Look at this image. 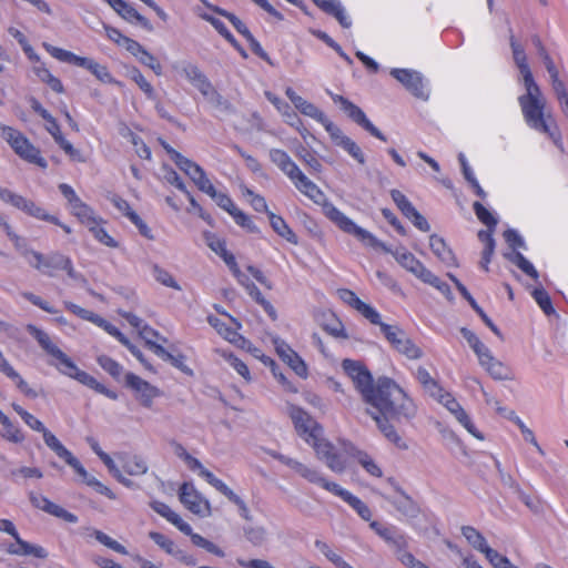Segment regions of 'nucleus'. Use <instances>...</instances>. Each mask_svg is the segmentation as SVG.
I'll use <instances>...</instances> for the list:
<instances>
[{
	"mask_svg": "<svg viewBox=\"0 0 568 568\" xmlns=\"http://www.w3.org/2000/svg\"><path fill=\"white\" fill-rule=\"evenodd\" d=\"M73 64L87 69L101 82H113V78L109 72L108 68L105 65L98 63L93 59L78 55Z\"/></svg>",
	"mask_w": 568,
	"mask_h": 568,
	"instance_id": "dca6fc26",
	"label": "nucleus"
},
{
	"mask_svg": "<svg viewBox=\"0 0 568 568\" xmlns=\"http://www.w3.org/2000/svg\"><path fill=\"white\" fill-rule=\"evenodd\" d=\"M0 136L6 140L18 154L30 142L20 131L0 123Z\"/></svg>",
	"mask_w": 568,
	"mask_h": 568,
	"instance_id": "aec40b11",
	"label": "nucleus"
},
{
	"mask_svg": "<svg viewBox=\"0 0 568 568\" xmlns=\"http://www.w3.org/2000/svg\"><path fill=\"white\" fill-rule=\"evenodd\" d=\"M209 324L214 327L220 335H222L225 339L233 344H245L247 341L240 335L235 328L226 326L224 322H222L220 318L210 315L207 317Z\"/></svg>",
	"mask_w": 568,
	"mask_h": 568,
	"instance_id": "412c9836",
	"label": "nucleus"
},
{
	"mask_svg": "<svg viewBox=\"0 0 568 568\" xmlns=\"http://www.w3.org/2000/svg\"><path fill=\"white\" fill-rule=\"evenodd\" d=\"M18 155L24 161L36 164L42 169L48 166L47 161L40 155V150L36 148L31 142L28 143V146H23Z\"/></svg>",
	"mask_w": 568,
	"mask_h": 568,
	"instance_id": "58836bf2",
	"label": "nucleus"
},
{
	"mask_svg": "<svg viewBox=\"0 0 568 568\" xmlns=\"http://www.w3.org/2000/svg\"><path fill=\"white\" fill-rule=\"evenodd\" d=\"M18 548L14 545H11L8 548V552L12 555H32L37 558H47L48 552L41 546L29 544L28 541L21 539L20 537L16 540Z\"/></svg>",
	"mask_w": 568,
	"mask_h": 568,
	"instance_id": "a878e982",
	"label": "nucleus"
},
{
	"mask_svg": "<svg viewBox=\"0 0 568 568\" xmlns=\"http://www.w3.org/2000/svg\"><path fill=\"white\" fill-rule=\"evenodd\" d=\"M507 257L514 264H516L524 273H526L527 275L531 276L535 280L538 278V272L532 266V264L525 258V256L521 253L515 252L513 254L507 255Z\"/></svg>",
	"mask_w": 568,
	"mask_h": 568,
	"instance_id": "a18cd8bd",
	"label": "nucleus"
},
{
	"mask_svg": "<svg viewBox=\"0 0 568 568\" xmlns=\"http://www.w3.org/2000/svg\"><path fill=\"white\" fill-rule=\"evenodd\" d=\"M26 328L38 341L40 346L51 356L54 357L57 352L60 351V348L51 342L49 335L45 332L41 331L32 324H28Z\"/></svg>",
	"mask_w": 568,
	"mask_h": 568,
	"instance_id": "72a5a7b5",
	"label": "nucleus"
},
{
	"mask_svg": "<svg viewBox=\"0 0 568 568\" xmlns=\"http://www.w3.org/2000/svg\"><path fill=\"white\" fill-rule=\"evenodd\" d=\"M100 220H98L93 225L89 227V231L93 234V236L104 245L109 247H116L118 243L106 233V231L99 225Z\"/></svg>",
	"mask_w": 568,
	"mask_h": 568,
	"instance_id": "69168bd1",
	"label": "nucleus"
},
{
	"mask_svg": "<svg viewBox=\"0 0 568 568\" xmlns=\"http://www.w3.org/2000/svg\"><path fill=\"white\" fill-rule=\"evenodd\" d=\"M321 327L336 338H347L342 322L333 313H324L321 320Z\"/></svg>",
	"mask_w": 568,
	"mask_h": 568,
	"instance_id": "bb28decb",
	"label": "nucleus"
},
{
	"mask_svg": "<svg viewBox=\"0 0 568 568\" xmlns=\"http://www.w3.org/2000/svg\"><path fill=\"white\" fill-rule=\"evenodd\" d=\"M396 261L408 272L414 274L417 278H419L422 282L434 286L437 288L440 293L446 295L447 297H450L452 291L448 284L440 281L439 277H437L432 271H429L419 260H417L412 253L409 252H395L393 253Z\"/></svg>",
	"mask_w": 568,
	"mask_h": 568,
	"instance_id": "20e7f679",
	"label": "nucleus"
},
{
	"mask_svg": "<svg viewBox=\"0 0 568 568\" xmlns=\"http://www.w3.org/2000/svg\"><path fill=\"white\" fill-rule=\"evenodd\" d=\"M180 71L193 85L197 83L205 74L194 64L183 62L174 67Z\"/></svg>",
	"mask_w": 568,
	"mask_h": 568,
	"instance_id": "de8ad7c7",
	"label": "nucleus"
},
{
	"mask_svg": "<svg viewBox=\"0 0 568 568\" xmlns=\"http://www.w3.org/2000/svg\"><path fill=\"white\" fill-rule=\"evenodd\" d=\"M243 532L245 539L255 547L264 545L267 540L266 529L262 526H246Z\"/></svg>",
	"mask_w": 568,
	"mask_h": 568,
	"instance_id": "4c0bfd02",
	"label": "nucleus"
},
{
	"mask_svg": "<svg viewBox=\"0 0 568 568\" xmlns=\"http://www.w3.org/2000/svg\"><path fill=\"white\" fill-rule=\"evenodd\" d=\"M276 353L281 359L286 363L300 377L307 376V366L298 354L293 351L290 345L278 337L274 338Z\"/></svg>",
	"mask_w": 568,
	"mask_h": 568,
	"instance_id": "f8f14e48",
	"label": "nucleus"
},
{
	"mask_svg": "<svg viewBox=\"0 0 568 568\" xmlns=\"http://www.w3.org/2000/svg\"><path fill=\"white\" fill-rule=\"evenodd\" d=\"M30 253L33 258L36 260V263L32 264L34 268L42 271L43 268L48 270H62L68 265V256L59 253L53 252L49 255H43L36 251H26L23 254Z\"/></svg>",
	"mask_w": 568,
	"mask_h": 568,
	"instance_id": "2eb2a0df",
	"label": "nucleus"
},
{
	"mask_svg": "<svg viewBox=\"0 0 568 568\" xmlns=\"http://www.w3.org/2000/svg\"><path fill=\"white\" fill-rule=\"evenodd\" d=\"M0 423L4 428L2 433V437L4 439L12 443H22L24 440V436L21 430L16 427L2 412H0Z\"/></svg>",
	"mask_w": 568,
	"mask_h": 568,
	"instance_id": "e433bc0d",
	"label": "nucleus"
},
{
	"mask_svg": "<svg viewBox=\"0 0 568 568\" xmlns=\"http://www.w3.org/2000/svg\"><path fill=\"white\" fill-rule=\"evenodd\" d=\"M390 196H392V200L397 205V207L400 210V212L406 217H409L416 211V209L413 206V204L407 200V197L400 191L392 190Z\"/></svg>",
	"mask_w": 568,
	"mask_h": 568,
	"instance_id": "3c124183",
	"label": "nucleus"
},
{
	"mask_svg": "<svg viewBox=\"0 0 568 568\" xmlns=\"http://www.w3.org/2000/svg\"><path fill=\"white\" fill-rule=\"evenodd\" d=\"M397 491L402 495V498L392 501L394 507L404 516L416 518L420 513V508L417 503L413 500V498L408 496L402 488H397Z\"/></svg>",
	"mask_w": 568,
	"mask_h": 568,
	"instance_id": "4be33fe9",
	"label": "nucleus"
},
{
	"mask_svg": "<svg viewBox=\"0 0 568 568\" xmlns=\"http://www.w3.org/2000/svg\"><path fill=\"white\" fill-rule=\"evenodd\" d=\"M294 183L295 187L304 195L310 197L315 203L320 204L325 201V195L322 190L313 183L301 170H296L288 176Z\"/></svg>",
	"mask_w": 568,
	"mask_h": 568,
	"instance_id": "ddd939ff",
	"label": "nucleus"
},
{
	"mask_svg": "<svg viewBox=\"0 0 568 568\" xmlns=\"http://www.w3.org/2000/svg\"><path fill=\"white\" fill-rule=\"evenodd\" d=\"M366 413L376 422L378 429L397 448L407 450L408 445L390 422H409L416 415V406L407 394L390 378H378L374 395L366 403Z\"/></svg>",
	"mask_w": 568,
	"mask_h": 568,
	"instance_id": "f257e3e1",
	"label": "nucleus"
},
{
	"mask_svg": "<svg viewBox=\"0 0 568 568\" xmlns=\"http://www.w3.org/2000/svg\"><path fill=\"white\" fill-rule=\"evenodd\" d=\"M205 193L210 195L221 209L225 210L230 214L231 211L235 210L236 206L234 205L232 199L225 193L217 192L214 186L213 191H206Z\"/></svg>",
	"mask_w": 568,
	"mask_h": 568,
	"instance_id": "e2e57ef3",
	"label": "nucleus"
},
{
	"mask_svg": "<svg viewBox=\"0 0 568 568\" xmlns=\"http://www.w3.org/2000/svg\"><path fill=\"white\" fill-rule=\"evenodd\" d=\"M93 536L95 537V539L99 542H101L105 547H108V548H110V549H112V550H114V551H116L119 554H122V555H126L128 554V550H126V548L124 546H122L116 540H113L112 538H110L103 531L94 529L93 530Z\"/></svg>",
	"mask_w": 568,
	"mask_h": 568,
	"instance_id": "13d9d810",
	"label": "nucleus"
},
{
	"mask_svg": "<svg viewBox=\"0 0 568 568\" xmlns=\"http://www.w3.org/2000/svg\"><path fill=\"white\" fill-rule=\"evenodd\" d=\"M153 274L155 280L164 286L171 287L176 291H181L182 287L178 284L174 277L164 268L158 264L153 265Z\"/></svg>",
	"mask_w": 568,
	"mask_h": 568,
	"instance_id": "8fccbe9b",
	"label": "nucleus"
},
{
	"mask_svg": "<svg viewBox=\"0 0 568 568\" xmlns=\"http://www.w3.org/2000/svg\"><path fill=\"white\" fill-rule=\"evenodd\" d=\"M532 296L546 315L555 314L550 296L542 287L535 288Z\"/></svg>",
	"mask_w": 568,
	"mask_h": 568,
	"instance_id": "09e8293b",
	"label": "nucleus"
},
{
	"mask_svg": "<svg viewBox=\"0 0 568 568\" xmlns=\"http://www.w3.org/2000/svg\"><path fill=\"white\" fill-rule=\"evenodd\" d=\"M378 536L398 551L404 550L407 546L406 538L403 535H396L395 529L392 527H384L382 530H378Z\"/></svg>",
	"mask_w": 568,
	"mask_h": 568,
	"instance_id": "ea45409f",
	"label": "nucleus"
},
{
	"mask_svg": "<svg viewBox=\"0 0 568 568\" xmlns=\"http://www.w3.org/2000/svg\"><path fill=\"white\" fill-rule=\"evenodd\" d=\"M265 97L282 113L290 125L294 126L296 123H301L296 112L286 102L270 91L265 92Z\"/></svg>",
	"mask_w": 568,
	"mask_h": 568,
	"instance_id": "cd10ccee",
	"label": "nucleus"
},
{
	"mask_svg": "<svg viewBox=\"0 0 568 568\" xmlns=\"http://www.w3.org/2000/svg\"><path fill=\"white\" fill-rule=\"evenodd\" d=\"M20 210L36 219L43 220L53 224H60V220L57 216L48 214L43 207L37 205L33 201L26 197L22 201Z\"/></svg>",
	"mask_w": 568,
	"mask_h": 568,
	"instance_id": "c85d7f7f",
	"label": "nucleus"
},
{
	"mask_svg": "<svg viewBox=\"0 0 568 568\" xmlns=\"http://www.w3.org/2000/svg\"><path fill=\"white\" fill-rule=\"evenodd\" d=\"M296 155L313 171L320 173L323 169L321 162L303 145H300Z\"/></svg>",
	"mask_w": 568,
	"mask_h": 568,
	"instance_id": "052dcab7",
	"label": "nucleus"
},
{
	"mask_svg": "<svg viewBox=\"0 0 568 568\" xmlns=\"http://www.w3.org/2000/svg\"><path fill=\"white\" fill-rule=\"evenodd\" d=\"M119 458L123 463V469L131 476H140L148 471V465L141 456L121 454Z\"/></svg>",
	"mask_w": 568,
	"mask_h": 568,
	"instance_id": "b1692460",
	"label": "nucleus"
},
{
	"mask_svg": "<svg viewBox=\"0 0 568 568\" xmlns=\"http://www.w3.org/2000/svg\"><path fill=\"white\" fill-rule=\"evenodd\" d=\"M332 99L334 102L342 105L344 112H346L355 123L364 128L378 140L386 141V136L366 118L365 113L357 105L338 94L332 95Z\"/></svg>",
	"mask_w": 568,
	"mask_h": 568,
	"instance_id": "1a4fd4ad",
	"label": "nucleus"
},
{
	"mask_svg": "<svg viewBox=\"0 0 568 568\" xmlns=\"http://www.w3.org/2000/svg\"><path fill=\"white\" fill-rule=\"evenodd\" d=\"M180 501L193 514L205 517L211 515L210 503L194 488L191 483L180 487Z\"/></svg>",
	"mask_w": 568,
	"mask_h": 568,
	"instance_id": "6e6552de",
	"label": "nucleus"
},
{
	"mask_svg": "<svg viewBox=\"0 0 568 568\" xmlns=\"http://www.w3.org/2000/svg\"><path fill=\"white\" fill-rule=\"evenodd\" d=\"M481 366L496 381H514L515 378L513 371L494 356L485 361Z\"/></svg>",
	"mask_w": 568,
	"mask_h": 568,
	"instance_id": "6ab92c4d",
	"label": "nucleus"
},
{
	"mask_svg": "<svg viewBox=\"0 0 568 568\" xmlns=\"http://www.w3.org/2000/svg\"><path fill=\"white\" fill-rule=\"evenodd\" d=\"M270 159L287 176L292 175L296 168H298L290 155L280 149L270 150Z\"/></svg>",
	"mask_w": 568,
	"mask_h": 568,
	"instance_id": "393cba45",
	"label": "nucleus"
},
{
	"mask_svg": "<svg viewBox=\"0 0 568 568\" xmlns=\"http://www.w3.org/2000/svg\"><path fill=\"white\" fill-rule=\"evenodd\" d=\"M315 4L328 14L334 16L338 22L348 28L351 26V19L348 18L345 9L338 0H313Z\"/></svg>",
	"mask_w": 568,
	"mask_h": 568,
	"instance_id": "a211bd4d",
	"label": "nucleus"
},
{
	"mask_svg": "<svg viewBox=\"0 0 568 568\" xmlns=\"http://www.w3.org/2000/svg\"><path fill=\"white\" fill-rule=\"evenodd\" d=\"M273 457L283 463L284 465L288 466L293 470H295L300 476L305 478L307 481L312 479L316 470L315 468L308 467L303 463H300L293 458H290L278 453L273 454Z\"/></svg>",
	"mask_w": 568,
	"mask_h": 568,
	"instance_id": "473e14b6",
	"label": "nucleus"
},
{
	"mask_svg": "<svg viewBox=\"0 0 568 568\" xmlns=\"http://www.w3.org/2000/svg\"><path fill=\"white\" fill-rule=\"evenodd\" d=\"M462 534L475 549L487 556V549L491 548L487 545L485 537L476 528L471 526H463Z\"/></svg>",
	"mask_w": 568,
	"mask_h": 568,
	"instance_id": "2f4dec72",
	"label": "nucleus"
},
{
	"mask_svg": "<svg viewBox=\"0 0 568 568\" xmlns=\"http://www.w3.org/2000/svg\"><path fill=\"white\" fill-rule=\"evenodd\" d=\"M290 416L298 435L312 445L317 458L323 460L331 470L343 473L346 468L345 460L336 453L333 444L323 438L322 426L306 412L294 405L290 407Z\"/></svg>",
	"mask_w": 568,
	"mask_h": 568,
	"instance_id": "f03ea898",
	"label": "nucleus"
},
{
	"mask_svg": "<svg viewBox=\"0 0 568 568\" xmlns=\"http://www.w3.org/2000/svg\"><path fill=\"white\" fill-rule=\"evenodd\" d=\"M191 540L192 542L197 546V547H201V548H204L206 551L217 556V557H224L225 554L224 551L217 547L215 544H213L212 541L205 539L204 537H202L201 535L199 534H193L191 536Z\"/></svg>",
	"mask_w": 568,
	"mask_h": 568,
	"instance_id": "bf43d9fd",
	"label": "nucleus"
},
{
	"mask_svg": "<svg viewBox=\"0 0 568 568\" xmlns=\"http://www.w3.org/2000/svg\"><path fill=\"white\" fill-rule=\"evenodd\" d=\"M390 75L400 82L414 97L422 100L428 99L423 75L418 71L410 69H392Z\"/></svg>",
	"mask_w": 568,
	"mask_h": 568,
	"instance_id": "9d476101",
	"label": "nucleus"
},
{
	"mask_svg": "<svg viewBox=\"0 0 568 568\" xmlns=\"http://www.w3.org/2000/svg\"><path fill=\"white\" fill-rule=\"evenodd\" d=\"M437 400L443 404L455 416V418L459 416L460 412L465 410L449 393H442L437 397Z\"/></svg>",
	"mask_w": 568,
	"mask_h": 568,
	"instance_id": "774afa93",
	"label": "nucleus"
},
{
	"mask_svg": "<svg viewBox=\"0 0 568 568\" xmlns=\"http://www.w3.org/2000/svg\"><path fill=\"white\" fill-rule=\"evenodd\" d=\"M429 246L433 253L446 265H457L453 251L447 246L443 237L433 234L429 237Z\"/></svg>",
	"mask_w": 568,
	"mask_h": 568,
	"instance_id": "f3484780",
	"label": "nucleus"
},
{
	"mask_svg": "<svg viewBox=\"0 0 568 568\" xmlns=\"http://www.w3.org/2000/svg\"><path fill=\"white\" fill-rule=\"evenodd\" d=\"M345 501L358 514L362 519L366 521L371 520L372 511L369 507L359 498L351 494L347 496Z\"/></svg>",
	"mask_w": 568,
	"mask_h": 568,
	"instance_id": "603ef678",
	"label": "nucleus"
},
{
	"mask_svg": "<svg viewBox=\"0 0 568 568\" xmlns=\"http://www.w3.org/2000/svg\"><path fill=\"white\" fill-rule=\"evenodd\" d=\"M511 49H513L514 61H515L516 65L518 67L520 74L525 75L527 73H530L531 71L527 63V58H526L523 47L517 41H511Z\"/></svg>",
	"mask_w": 568,
	"mask_h": 568,
	"instance_id": "c03bdc74",
	"label": "nucleus"
},
{
	"mask_svg": "<svg viewBox=\"0 0 568 568\" xmlns=\"http://www.w3.org/2000/svg\"><path fill=\"white\" fill-rule=\"evenodd\" d=\"M190 179L195 183L200 191H213V184L206 176L204 170L193 162L192 160L184 156V159L176 164Z\"/></svg>",
	"mask_w": 568,
	"mask_h": 568,
	"instance_id": "4468645a",
	"label": "nucleus"
},
{
	"mask_svg": "<svg viewBox=\"0 0 568 568\" xmlns=\"http://www.w3.org/2000/svg\"><path fill=\"white\" fill-rule=\"evenodd\" d=\"M382 332L393 347L406 357L418 359L423 356L422 349L398 326L383 324Z\"/></svg>",
	"mask_w": 568,
	"mask_h": 568,
	"instance_id": "423d86ee",
	"label": "nucleus"
},
{
	"mask_svg": "<svg viewBox=\"0 0 568 568\" xmlns=\"http://www.w3.org/2000/svg\"><path fill=\"white\" fill-rule=\"evenodd\" d=\"M521 77L527 92L526 94L519 97L518 101H545L539 87L534 80L532 73L530 72Z\"/></svg>",
	"mask_w": 568,
	"mask_h": 568,
	"instance_id": "c9c22d12",
	"label": "nucleus"
},
{
	"mask_svg": "<svg viewBox=\"0 0 568 568\" xmlns=\"http://www.w3.org/2000/svg\"><path fill=\"white\" fill-rule=\"evenodd\" d=\"M45 513L52 515V516H55L58 518H61L63 520H65L67 523H77L78 521V517L75 515H73L72 513H69L68 510H65L64 508H62L61 506L52 503L49 500V503H47V506H45Z\"/></svg>",
	"mask_w": 568,
	"mask_h": 568,
	"instance_id": "6e6d98bb",
	"label": "nucleus"
},
{
	"mask_svg": "<svg viewBox=\"0 0 568 568\" xmlns=\"http://www.w3.org/2000/svg\"><path fill=\"white\" fill-rule=\"evenodd\" d=\"M125 386L134 392L135 398L145 408L152 407L154 398L162 395V392L156 386L133 373L125 375Z\"/></svg>",
	"mask_w": 568,
	"mask_h": 568,
	"instance_id": "0eeeda50",
	"label": "nucleus"
},
{
	"mask_svg": "<svg viewBox=\"0 0 568 568\" xmlns=\"http://www.w3.org/2000/svg\"><path fill=\"white\" fill-rule=\"evenodd\" d=\"M310 483L322 486L324 489L341 497L344 501L347 499V496L351 495L349 491L341 488L337 484L328 481L325 477L322 476V474L318 470H315L314 476L312 477Z\"/></svg>",
	"mask_w": 568,
	"mask_h": 568,
	"instance_id": "f704fd0d",
	"label": "nucleus"
},
{
	"mask_svg": "<svg viewBox=\"0 0 568 568\" xmlns=\"http://www.w3.org/2000/svg\"><path fill=\"white\" fill-rule=\"evenodd\" d=\"M486 558L495 568H518L510 560L495 549H487Z\"/></svg>",
	"mask_w": 568,
	"mask_h": 568,
	"instance_id": "338daca9",
	"label": "nucleus"
},
{
	"mask_svg": "<svg viewBox=\"0 0 568 568\" xmlns=\"http://www.w3.org/2000/svg\"><path fill=\"white\" fill-rule=\"evenodd\" d=\"M294 106L304 115L313 118L318 122L324 121L325 114L313 103L301 98Z\"/></svg>",
	"mask_w": 568,
	"mask_h": 568,
	"instance_id": "37998d69",
	"label": "nucleus"
},
{
	"mask_svg": "<svg viewBox=\"0 0 568 568\" xmlns=\"http://www.w3.org/2000/svg\"><path fill=\"white\" fill-rule=\"evenodd\" d=\"M316 547L321 552L332 561L337 568H353L351 567L341 556L329 549V547L323 541H316Z\"/></svg>",
	"mask_w": 568,
	"mask_h": 568,
	"instance_id": "680f3d73",
	"label": "nucleus"
},
{
	"mask_svg": "<svg viewBox=\"0 0 568 568\" xmlns=\"http://www.w3.org/2000/svg\"><path fill=\"white\" fill-rule=\"evenodd\" d=\"M131 79L138 84V87L146 94L149 99H154L155 93L153 87L146 81L143 74L136 68L132 69Z\"/></svg>",
	"mask_w": 568,
	"mask_h": 568,
	"instance_id": "0e129e2a",
	"label": "nucleus"
},
{
	"mask_svg": "<svg viewBox=\"0 0 568 568\" xmlns=\"http://www.w3.org/2000/svg\"><path fill=\"white\" fill-rule=\"evenodd\" d=\"M45 445L52 449L60 458L64 459L71 453L67 449L61 442L47 428L41 432Z\"/></svg>",
	"mask_w": 568,
	"mask_h": 568,
	"instance_id": "79ce46f5",
	"label": "nucleus"
},
{
	"mask_svg": "<svg viewBox=\"0 0 568 568\" xmlns=\"http://www.w3.org/2000/svg\"><path fill=\"white\" fill-rule=\"evenodd\" d=\"M99 365L106 371L112 377L119 378L122 374V366L106 355H100L97 358Z\"/></svg>",
	"mask_w": 568,
	"mask_h": 568,
	"instance_id": "864d4df0",
	"label": "nucleus"
},
{
	"mask_svg": "<svg viewBox=\"0 0 568 568\" xmlns=\"http://www.w3.org/2000/svg\"><path fill=\"white\" fill-rule=\"evenodd\" d=\"M320 123H322L324 125V128L328 132L333 142L336 145L342 148L344 144V141L347 140L348 136H346L343 133V131L337 125H335L332 121H329L326 116L324 118V121H321Z\"/></svg>",
	"mask_w": 568,
	"mask_h": 568,
	"instance_id": "4d7b16f0",
	"label": "nucleus"
},
{
	"mask_svg": "<svg viewBox=\"0 0 568 568\" xmlns=\"http://www.w3.org/2000/svg\"><path fill=\"white\" fill-rule=\"evenodd\" d=\"M119 16L130 22H143V17L124 0H104Z\"/></svg>",
	"mask_w": 568,
	"mask_h": 568,
	"instance_id": "5701e85b",
	"label": "nucleus"
},
{
	"mask_svg": "<svg viewBox=\"0 0 568 568\" xmlns=\"http://www.w3.org/2000/svg\"><path fill=\"white\" fill-rule=\"evenodd\" d=\"M342 367L347 376L353 381L356 389L361 393L363 400L368 402L375 392L373 377L367 367L359 361L344 359Z\"/></svg>",
	"mask_w": 568,
	"mask_h": 568,
	"instance_id": "39448f33",
	"label": "nucleus"
},
{
	"mask_svg": "<svg viewBox=\"0 0 568 568\" xmlns=\"http://www.w3.org/2000/svg\"><path fill=\"white\" fill-rule=\"evenodd\" d=\"M149 537L169 555H179L175 544L166 538L163 534L156 531H150Z\"/></svg>",
	"mask_w": 568,
	"mask_h": 568,
	"instance_id": "5fc2aeb1",
	"label": "nucleus"
},
{
	"mask_svg": "<svg viewBox=\"0 0 568 568\" xmlns=\"http://www.w3.org/2000/svg\"><path fill=\"white\" fill-rule=\"evenodd\" d=\"M416 378L423 385L424 389L429 393L430 396L437 397L444 393L443 388L438 383L430 376L425 367L419 366L416 371Z\"/></svg>",
	"mask_w": 568,
	"mask_h": 568,
	"instance_id": "7c9ffc66",
	"label": "nucleus"
},
{
	"mask_svg": "<svg viewBox=\"0 0 568 568\" xmlns=\"http://www.w3.org/2000/svg\"><path fill=\"white\" fill-rule=\"evenodd\" d=\"M59 361V364L57 365L58 369L63 373L64 375H68L74 379H77V373H82L83 371H80L75 364L71 361L67 354H64L61 349L57 352V355L54 356Z\"/></svg>",
	"mask_w": 568,
	"mask_h": 568,
	"instance_id": "a19ab883",
	"label": "nucleus"
},
{
	"mask_svg": "<svg viewBox=\"0 0 568 568\" xmlns=\"http://www.w3.org/2000/svg\"><path fill=\"white\" fill-rule=\"evenodd\" d=\"M270 223L272 229L282 237H284L290 243L296 244L297 243V236L295 233L290 229V226L286 224V222L283 220V217L274 214L273 212H267Z\"/></svg>",
	"mask_w": 568,
	"mask_h": 568,
	"instance_id": "c756f323",
	"label": "nucleus"
},
{
	"mask_svg": "<svg viewBox=\"0 0 568 568\" xmlns=\"http://www.w3.org/2000/svg\"><path fill=\"white\" fill-rule=\"evenodd\" d=\"M180 71L193 85L197 83L205 74L194 64L183 62L174 67Z\"/></svg>",
	"mask_w": 568,
	"mask_h": 568,
	"instance_id": "49530a36",
	"label": "nucleus"
},
{
	"mask_svg": "<svg viewBox=\"0 0 568 568\" xmlns=\"http://www.w3.org/2000/svg\"><path fill=\"white\" fill-rule=\"evenodd\" d=\"M323 210L325 215L338 226L343 232L355 236L357 240L363 242L364 244L374 247L381 248L386 253H393L389 247H387L384 243L378 241L372 233L368 231L357 226L349 217H347L343 212H341L337 207H335L331 203L323 202Z\"/></svg>",
	"mask_w": 568,
	"mask_h": 568,
	"instance_id": "7ed1b4c3",
	"label": "nucleus"
},
{
	"mask_svg": "<svg viewBox=\"0 0 568 568\" xmlns=\"http://www.w3.org/2000/svg\"><path fill=\"white\" fill-rule=\"evenodd\" d=\"M523 114L527 123L536 130L549 133V126L544 119L545 101H519Z\"/></svg>",
	"mask_w": 568,
	"mask_h": 568,
	"instance_id": "9b49d317",
	"label": "nucleus"
}]
</instances>
